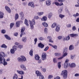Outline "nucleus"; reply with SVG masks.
I'll return each instance as SVG.
<instances>
[{
    "instance_id": "nucleus-1",
    "label": "nucleus",
    "mask_w": 79,
    "mask_h": 79,
    "mask_svg": "<svg viewBox=\"0 0 79 79\" xmlns=\"http://www.w3.org/2000/svg\"><path fill=\"white\" fill-rule=\"evenodd\" d=\"M5 57V54L4 52H0V64H3L4 62L6 61V59L4 58Z\"/></svg>"
},
{
    "instance_id": "nucleus-2",
    "label": "nucleus",
    "mask_w": 79,
    "mask_h": 79,
    "mask_svg": "<svg viewBox=\"0 0 79 79\" xmlns=\"http://www.w3.org/2000/svg\"><path fill=\"white\" fill-rule=\"evenodd\" d=\"M61 75H63L64 79H66L67 77L68 71L66 70H64L62 71Z\"/></svg>"
},
{
    "instance_id": "nucleus-3",
    "label": "nucleus",
    "mask_w": 79,
    "mask_h": 79,
    "mask_svg": "<svg viewBox=\"0 0 79 79\" xmlns=\"http://www.w3.org/2000/svg\"><path fill=\"white\" fill-rule=\"evenodd\" d=\"M29 22L31 29H33L34 27V25H35V20L34 19H33L32 21L29 20Z\"/></svg>"
},
{
    "instance_id": "nucleus-4",
    "label": "nucleus",
    "mask_w": 79,
    "mask_h": 79,
    "mask_svg": "<svg viewBox=\"0 0 79 79\" xmlns=\"http://www.w3.org/2000/svg\"><path fill=\"white\" fill-rule=\"evenodd\" d=\"M21 57L22 58L20 57H18L17 58V60L19 62H21V61H22L24 62L27 61V59L26 57L24 56H21Z\"/></svg>"
},
{
    "instance_id": "nucleus-5",
    "label": "nucleus",
    "mask_w": 79,
    "mask_h": 79,
    "mask_svg": "<svg viewBox=\"0 0 79 79\" xmlns=\"http://www.w3.org/2000/svg\"><path fill=\"white\" fill-rule=\"evenodd\" d=\"M47 55L46 53H42V59L43 60H46Z\"/></svg>"
},
{
    "instance_id": "nucleus-6",
    "label": "nucleus",
    "mask_w": 79,
    "mask_h": 79,
    "mask_svg": "<svg viewBox=\"0 0 79 79\" xmlns=\"http://www.w3.org/2000/svg\"><path fill=\"white\" fill-rule=\"evenodd\" d=\"M20 67L23 69L24 71H26L27 70L26 66L23 64H22L20 65Z\"/></svg>"
},
{
    "instance_id": "nucleus-7",
    "label": "nucleus",
    "mask_w": 79,
    "mask_h": 79,
    "mask_svg": "<svg viewBox=\"0 0 79 79\" xmlns=\"http://www.w3.org/2000/svg\"><path fill=\"white\" fill-rule=\"evenodd\" d=\"M5 9L6 10L7 12L8 13H10L11 12V10L10 8L7 6H5Z\"/></svg>"
},
{
    "instance_id": "nucleus-8",
    "label": "nucleus",
    "mask_w": 79,
    "mask_h": 79,
    "mask_svg": "<svg viewBox=\"0 0 79 79\" xmlns=\"http://www.w3.org/2000/svg\"><path fill=\"white\" fill-rule=\"evenodd\" d=\"M28 5L29 6H30L31 7H35V5L33 2H29L28 4Z\"/></svg>"
},
{
    "instance_id": "nucleus-9",
    "label": "nucleus",
    "mask_w": 79,
    "mask_h": 79,
    "mask_svg": "<svg viewBox=\"0 0 79 79\" xmlns=\"http://www.w3.org/2000/svg\"><path fill=\"white\" fill-rule=\"evenodd\" d=\"M19 15L20 17H21V19L23 20L24 19V14L22 11L19 12Z\"/></svg>"
},
{
    "instance_id": "nucleus-10",
    "label": "nucleus",
    "mask_w": 79,
    "mask_h": 79,
    "mask_svg": "<svg viewBox=\"0 0 79 79\" xmlns=\"http://www.w3.org/2000/svg\"><path fill=\"white\" fill-rule=\"evenodd\" d=\"M35 73L37 77H39L42 75L41 73L37 70L35 71Z\"/></svg>"
},
{
    "instance_id": "nucleus-11",
    "label": "nucleus",
    "mask_w": 79,
    "mask_h": 79,
    "mask_svg": "<svg viewBox=\"0 0 79 79\" xmlns=\"http://www.w3.org/2000/svg\"><path fill=\"white\" fill-rule=\"evenodd\" d=\"M70 40V37L68 35L64 37L63 39L64 41H69Z\"/></svg>"
},
{
    "instance_id": "nucleus-12",
    "label": "nucleus",
    "mask_w": 79,
    "mask_h": 79,
    "mask_svg": "<svg viewBox=\"0 0 79 79\" xmlns=\"http://www.w3.org/2000/svg\"><path fill=\"white\" fill-rule=\"evenodd\" d=\"M40 56L36 54L35 55V59L36 60H39L40 59Z\"/></svg>"
},
{
    "instance_id": "nucleus-13",
    "label": "nucleus",
    "mask_w": 79,
    "mask_h": 79,
    "mask_svg": "<svg viewBox=\"0 0 79 79\" xmlns=\"http://www.w3.org/2000/svg\"><path fill=\"white\" fill-rule=\"evenodd\" d=\"M17 73L19 74L20 75H24V72L23 71H19V70H17Z\"/></svg>"
},
{
    "instance_id": "nucleus-14",
    "label": "nucleus",
    "mask_w": 79,
    "mask_h": 79,
    "mask_svg": "<svg viewBox=\"0 0 79 79\" xmlns=\"http://www.w3.org/2000/svg\"><path fill=\"white\" fill-rule=\"evenodd\" d=\"M60 27L59 26V25L56 26L55 29L56 31L57 32H59L60 31Z\"/></svg>"
},
{
    "instance_id": "nucleus-15",
    "label": "nucleus",
    "mask_w": 79,
    "mask_h": 79,
    "mask_svg": "<svg viewBox=\"0 0 79 79\" xmlns=\"http://www.w3.org/2000/svg\"><path fill=\"white\" fill-rule=\"evenodd\" d=\"M38 46L39 47L42 48H44V45L42 44L41 43H40L38 44Z\"/></svg>"
},
{
    "instance_id": "nucleus-16",
    "label": "nucleus",
    "mask_w": 79,
    "mask_h": 79,
    "mask_svg": "<svg viewBox=\"0 0 79 79\" xmlns=\"http://www.w3.org/2000/svg\"><path fill=\"white\" fill-rule=\"evenodd\" d=\"M41 20L43 21H46L47 20V18L46 16H44L41 19Z\"/></svg>"
},
{
    "instance_id": "nucleus-17",
    "label": "nucleus",
    "mask_w": 79,
    "mask_h": 79,
    "mask_svg": "<svg viewBox=\"0 0 79 79\" xmlns=\"http://www.w3.org/2000/svg\"><path fill=\"white\" fill-rule=\"evenodd\" d=\"M51 4V1L50 0L47 1L46 2V4L47 6H50Z\"/></svg>"
},
{
    "instance_id": "nucleus-18",
    "label": "nucleus",
    "mask_w": 79,
    "mask_h": 79,
    "mask_svg": "<svg viewBox=\"0 0 79 79\" xmlns=\"http://www.w3.org/2000/svg\"><path fill=\"white\" fill-rule=\"evenodd\" d=\"M70 36L71 37H76L78 36V34H71L70 35Z\"/></svg>"
},
{
    "instance_id": "nucleus-19",
    "label": "nucleus",
    "mask_w": 79,
    "mask_h": 79,
    "mask_svg": "<svg viewBox=\"0 0 79 79\" xmlns=\"http://www.w3.org/2000/svg\"><path fill=\"white\" fill-rule=\"evenodd\" d=\"M27 40V38L26 37H23L22 39V42L26 43Z\"/></svg>"
},
{
    "instance_id": "nucleus-20",
    "label": "nucleus",
    "mask_w": 79,
    "mask_h": 79,
    "mask_svg": "<svg viewBox=\"0 0 79 79\" xmlns=\"http://www.w3.org/2000/svg\"><path fill=\"white\" fill-rule=\"evenodd\" d=\"M48 39H49V42H51L52 43H53V41L52 40V38L51 36H48L47 37Z\"/></svg>"
},
{
    "instance_id": "nucleus-21",
    "label": "nucleus",
    "mask_w": 79,
    "mask_h": 79,
    "mask_svg": "<svg viewBox=\"0 0 79 79\" xmlns=\"http://www.w3.org/2000/svg\"><path fill=\"white\" fill-rule=\"evenodd\" d=\"M42 25L44 27H47L48 26V24L45 22H44V23H42Z\"/></svg>"
},
{
    "instance_id": "nucleus-22",
    "label": "nucleus",
    "mask_w": 79,
    "mask_h": 79,
    "mask_svg": "<svg viewBox=\"0 0 79 79\" xmlns=\"http://www.w3.org/2000/svg\"><path fill=\"white\" fill-rule=\"evenodd\" d=\"M13 79H18V75L16 73H15L13 76Z\"/></svg>"
},
{
    "instance_id": "nucleus-23",
    "label": "nucleus",
    "mask_w": 79,
    "mask_h": 79,
    "mask_svg": "<svg viewBox=\"0 0 79 79\" xmlns=\"http://www.w3.org/2000/svg\"><path fill=\"white\" fill-rule=\"evenodd\" d=\"M4 36L6 39L8 40H11V38L8 35H5Z\"/></svg>"
},
{
    "instance_id": "nucleus-24",
    "label": "nucleus",
    "mask_w": 79,
    "mask_h": 79,
    "mask_svg": "<svg viewBox=\"0 0 79 79\" xmlns=\"http://www.w3.org/2000/svg\"><path fill=\"white\" fill-rule=\"evenodd\" d=\"M24 24L27 26H29L28 21L27 19H25L24 21Z\"/></svg>"
},
{
    "instance_id": "nucleus-25",
    "label": "nucleus",
    "mask_w": 79,
    "mask_h": 79,
    "mask_svg": "<svg viewBox=\"0 0 79 79\" xmlns=\"http://www.w3.org/2000/svg\"><path fill=\"white\" fill-rule=\"evenodd\" d=\"M69 65L68 63H65L64 64V69H67L68 68V66Z\"/></svg>"
},
{
    "instance_id": "nucleus-26",
    "label": "nucleus",
    "mask_w": 79,
    "mask_h": 79,
    "mask_svg": "<svg viewBox=\"0 0 79 79\" xmlns=\"http://www.w3.org/2000/svg\"><path fill=\"white\" fill-rule=\"evenodd\" d=\"M53 15V14L52 12H50L48 14V18L49 19H51Z\"/></svg>"
},
{
    "instance_id": "nucleus-27",
    "label": "nucleus",
    "mask_w": 79,
    "mask_h": 79,
    "mask_svg": "<svg viewBox=\"0 0 79 79\" xmlns=\"http://www.w3.org/2000/svg\"><path fill=\"white\" fill-rule=\"evenodd\" d=\"M74 49V46L73 45H71L69 47V50L71 51Z\"/></svg>"
},
{
    "instance_id": "nucleus-28",
    "label": "nucleus",
    "mask_w": 79,
    "mask_h": 79,
    "mask_svg": "<svg viewBox=\"0 0 79 79\" xmlns=\"http://www.w3.org/2000/svg\"><path fill=\"white\" fill-rule=\"evenodd\" d=\"M70 67H73L74 68L76 66V65L75 63H72L70 64L69 65Z\"/></svg>"
},
{
    "instance_id": "nucleus-29",
    "label": "nucleus",
    "mask_w": 79,
    "mask_h": 79,
    "mask_svg": "<svg viewBox=\"0 0 79 79\" xmlns=\"http://www.w3.org/2000/svg\"><path fill=\"white\" fill-rule=\"evenodd\" d=\"M61 55V53L56 52L54 53V55L56 56H59Z\"/></svg>"
},
{
    "instance_id": "nucleus-30",
    "label": "nucleus",
    "mask_w": 79,
    "mask_h": 79,
    "mask_svg": "<svg viewBox=\"0 0 79 79\" xmlns=\"http://www.w3.org/2000/svg\"><path fill=\"white\" fill-rule=\"evenodd\" d=\"M1 47L2 48H7V46L5 44H3L1 46Z\"/></svg>"
},
{
    "instance_id": "nucleus-31",
    "label": "nucleus",
    "mask_w": 79,
    "mask_h": 79,
    "mask_svg": "<svg viewBox=\"0 0 79 79\" xmlns=\"http://www.w3.org/2000/svg\"><path fill=\"white\" fill-rule=\"evenodd\" d=\"M19 15L18 14H16L15 15V20H16L19 18Z\"/></svg>"
},
{
    "instance_id": "nucleus-32",
    "label": "nucleus",
    "mask_w": 79,
    "mask_h": 79,
    "mask_svg": "<svg viewBox=\"0 0 79 79\" xmlns=\"http://www.w3.org/2000/svg\"><path fill=\"white\" fill-rule=\"evenodd\" d=\"M63 9L62 8H60V9L58 10V13L59 14H60L63 11Z\"/></svg>"
},
{
    "instance_id": "nucleus-33",
    "label": "nucleus",
    "mask_w": 79,
    "mask_h": 79,
    "mask_svg": "<svg viewBox=\"0 0 79 79\" xmlns=\"http://www.w3.org/2000/svg\"><path fill=\"white\" fill-rule=\"evenodd\" d=\"M14 23H11L10 24V29H11L14 26Z\"/></svg>"
},
{
    "instance_id": "nucleus-34",
    "label": "nucleus",
    "mask_w": 79,
    "mask_h": 79,
    "mask_svg": "<svg viewBox=\"0 0 79 79\" xmlns=\"http://www.w3.org/2000/svg\"><path fill=\"white\" fill-rule=\"evenodd\" d=\"M33 50H31L29 52V54L31 56H33Z\"/></svg>"
},
{
    "instance_id": "nucleus-35",
    "label": "nucleus",
    "mask_w": 79,
    "mask_h": 79,
    "mask_svg": "<svg viewBox=\"0 0 79 79\" xmlns=\"http://www.w3.org/2000/svg\"><path fill=\"white\" fill-rule=\"evenodd\" d=\"M12 49L14 50V51H16L17 50V46L15 45H14L12 47Z\"/></svg>"
},
{
    "instance_id": "nucleus-36",
    "label": "nucleus",
    "mask_w": 79,
    "mask_h": 79,
    "mask_svg": "<svg viewBox=\"0 0 79 79\" xmlns=\"http://www.w3.org/2000/svg\"><path fill=\"white\" fill-rule=\"evenodd\" d=\"M56 25H57L56 23H53L52 26H51L52 28H55L56 27Z\"/></svg>"
},
{
    "instance_id": "nucleus-37",
    "label": "nucleus",
    "mask_w": 79,
    "mask_h": 79,
    "mask_svg": "<svg viewBox=\"0 0 79 79\" xmlns=\"http://www.w3.org/2000/svg\"><path fill=\"white\" fill-rule=\"evenodd\" d=\"M44 14V12H38V14L39 16H41L42 15Z\"/></svg>"
},
{
    "instance_id": "nucleus-38",
    "label": "nucleus",
    "mask_w": 79,
    "mask_h": 79,
    "mask_svg": "<svg viewBox=\"0 0 79 79\" xmlns=\"http://www.w3.org/2000/svg\"><path fill=\"white\" fill-rule=\"evenodd\" d=\"M20 23V22H16V27H19V24Z\"/></svg>"
},
{
    "instance_id": "nucleus-39",
    "label": "nucleus",
    "mask_w": 79,
    "mask_h": 79,
    "mask_svg": "<svg viewBox=\"0 0 79 79\" xmlns=\"http://www.w3.org/2000/svg\"><path fill=\"white\" fill-rule=\"evenodd\" d=\"M15 51L13 49H11L10 50V52L12 54H14L15 53Z\"/></svg>"
},
{
    "instance_id": "nucleus-40",
    "label": "nucleus",
    "mask_w": 79,
    "mask_h": 79,
    "mask_svg": "<svg viewBox=\"0 0 79 79\" xmlns=\"http://www.w3.org/2000/svg\"><path fill=\"white\" fill-rule=\"evenodd\" d=\"M68 51V48H65L64 49L63 53H65L67 52Z\"/></svg>"
},
{
    "instance_id": "nucleus-41",
    "label": "nucleus",
    "mask_w": 79,
    "mask_h": 79,
    "mask_svg": "<svg viewBox=\"0 0 79 79\" xmlns=\"http://www.w3.org/2000/svg\"><path fill=\"white\" fill-rule=\"evenodd\" d=\"M65 16L64 15H63L62 14H60L59 15V17L61 19H63L64 17Z\"/></svg>"
},
{
    "instance_id": "nucleus-42",
    "label": "nucleus",
    "mask_w": 79,
    "mask_h": 79,
    "mask_svg": "<svg viewBox=\"0 0 79 79\" xmlns=\"http://www.w3.org/2000/svg\"><path fill=\"white\" fill-rule=\"evenodd\" d=\"M58 67L59 69H60L61 67V62H58Z\"/></svg>"
},
{
    "instance_id": "nucleus-43",
    "label": "nucleus",
    "mask_w": 79,
    "mask_h": 79,
    "mask_svg": "<svg viewBox=\"0 0 79 79\" xmlns=\"http://www.w3.org/2000/svg\"><path fill=\"white\" fill-rule=\"evenodd\" d=\"M53 62L54 63H57V59L56 58H54L53 59Z\"/></svg>"
},
{
    "instance_id": "nucleus-44",
    "label": "nucleus",
    "mask_w": 79,
    "mask_h": 79,
    "mask_svg": "<svg viewBox=\"0 0 79 79\" xmlns=\"http://www.w3.org/2000/svg\"><path fill=\"white\" fill-rule=\"evenodd\" d=\"M25 30V28L24 27H22L21 30V33H23V32Z\"/></svg>"
},
{
    "instance_id": "nucleus-45",
    "label": "nucleus",
    "mask_w": 79,
    "mask_h": 79,
    "mask_svg": "<svg viewBox=\"0 0 79 79\" xmlns=\"http://www.w3.org/2000/svg\"><path fill=\"white\" fill-rule=\"evenodd\" d=\"M49 48V47L48 46H47L44 49V51L45 52H46Z\"/></svg>"
},
{
    "instance_id": "nucleus-46",
    "label": "nucleus",
    "mask_w": 79,
    "mask_h": 79,
    "mask_svg": "<svg viewBox=\"0 0 79 79\" xmlns=\"http://www.w3.org/2000/svg\"><path fill=\"white\" fill-rule=\"evenodd\" d=\"M1 32L2 34H4L6 33V31L5 30L3 29L1 30Z\"/></svg>"
},
{
    "instance_id": "nucleus-47",
    "label": "nucleus",
    "mask_w": 79,
    "mask_h": 79,
    "mask_svg": "<svg viewBox=\"0 0 79 79\" xmlns=\"http://www.w3.org/2000/svg\"><path fill=\"white\" fill-rule=\"evenodd\" d=\"M44 40V39L42 37H40L39 38V40L41 41Z\"/></svg>"
},
{
    "instance_id": "nucleus-48",
    "label": "nucleus",
    "mask_w": 79,
    "mask_h": 79,
    "mask_svg": "<svg viewBox=\"0 0 79 79\" xmlns=\"http://www.w3.org/2000/svg\"><path fill=\"white\" fill-rule=\"evenodd\" d=\"M18 48L19 49H21L23 48V45H19L18 46Z\"/></svg>"
},
{
    "instance_id": "nucleus-49",
    "label": "nucleus",
    "mask_w": 79,
    "mask_h": 79,
    "mask_svg": "<svg viewBox=\"0 0 79 79\" xmlns=\"http://www.w3.org/2000/svg\"><path fill=\"white\" fill-rule=\"evenodd\" d=\"M48 28H45L44 30V33L45 34H47L48 33Z\"/></svg>"
},
{
    "instance_id": "nucleus-50",
    "label": "nucleus",
    "mask_w": 79,
    "mask_h": 79,
    "mask_svg": "<svg viewBox=\"0 0 79 79\" xmlns=\"http://www.w3.org/2000/svg\"><path fill=\"white\" fill-rule=\"evenodd\" d=\"M34 19L36 20H37L40 19V18L38 16H35L34 17Z\"/></svg>"
},
{
    "instance_id": "nucleus-51",
    "label": "nucleus",
    "mask_w": 79,
    "mask_h": 79,
    "mask_svg": "<svg viewBox=\"0 0 79 79\" xmlns=\"http://www.w3.org/2000/svg\"><path fill=\"white\" fill-rule=\"evenodd\" d=\"M40 79H44V77L43 75H40L39 77Z\"/></svg>"
},
{
    "instance_id": "nucleus-52",
    "label": "nucleus",
    "mask_w": 79,
    "mask_h": 79,
    "mask_svg": "<svg viewBox=\"0 0 79 79\" xmlns=\"http://www.w3.org/2000/svg\"><path fill=\"white\" fill-rule=\"evenodd\" d=\"M3 65L4 66H6L7 65V62H6V61L3 62Z\"/></svg>"
},
{
    "instance_id": "nucleus-53",
    "label": "nucleus",
    "mask_w": 79,
    "mask_h": 79,
    "mask_svg": "<svg viewBox=\"0 0 79 79\" xmlns=\"http://www.w3.org/2000/svg\"><path fill=\"white\" fill-rule=\"evenodd\" d=\"M52 47L56 50L57 49V46L56 45H53Z\"/></svg>"
},
{
    "instance_id": "nucleus-54",
    "label": "nucleus",
    "mask_w": 79,
    "mask_h": 79,
    "mask_svg": "<svg viewBox=\"0 0 79 79\" xmlns=\"http://www.w3.org/2000/svg\"><path fill=\"white\" fill-rule=\"evenodd\" d=\"M55 4L57 6H60V4L59 2H55Z\"/></svg>"
},
{
    "instance_id": "nucleus-55",
    "label": "nucleus",
    "mask_w": 79,
    "mask_h": 79,
    "mask_svg": "<svg viewBox=\"0 0 79 79\" xmlns=\"http://www.w3.org/2000/svg\"><path fill=\"white\" fill-rule=\"evenodd\" d=\"M68 55V53L67 52H64V55L63 56V57L66 56H67Z\"/></svg>"
},
{
    "instance_id": "nucleus-56",
    "label": "nucleus",
    "mask_w": 79,
    "mask_h": 79,
    "mask_svg": "<svg viewBox=\"0 0 79 79\" xmlns=\"http://www.w3.org/2000/svg\"><path fill=\"white\" fill-rule=\"evenodd\" d=\"M72 30L73 31H75L76 30V28L75 26H74L72 27Z\"/></svg>"
},
{
    "instance_id": "nucleus-57",
    "label": "nucleus",
    "mask_w": 79,
    "mask_h": 79,
    "mask_svg": "<svg viewBox=\"0 0 79 79\" xmlns=\"http://www.w3.org/2000/svg\"><path fill=\"white\" fill-rule=\"evenodd\" d=\"M53 77V76L51 75H49L48 76V79H51Z\"/></svg>"
},
{
    "instance_id": "nucleus-58",
    "label": "nucleus",
    "mask_w": 79,
    "mask_h": 79,
    "mask_svg": "<svg viewBox=\"0 0 79 79\" xmlns=\"http://www.w3.org/2000/svg\"><path fill=\"white\" fill-rule=\"evenodd\" d=\"M18 32L15 33L14 34V35L15 36L17 37L18 36Z\"/></svg>"
},
{
    "instance_id": "nucleus-59",
    "label": "nucleus",
    "mask_w": 79,
    "mask_h": 79,
    "mask_svg": "<svg viewBox=\"0 0 79 79\" xmlns=\"http://www.w3.org/2000/svg\"><path fill=\"white\" fill-rule=\"evenodd\" d=\"M66 27L68 28H71V24H69L66 25Z\"/></svg>"
},
{
    "instance_id": "nucleus-60",
    "label": "nucleus",
    "mask_w": 79,
    "mask_h": 79,
    "mask_svg": "<svg viewBox=\"0 0 79 79\" xmlns=\"http://www.w3.org/2000/svg\"><path fill=\"white\" fill-rule=\"evenodd\" d=\"M34 41H35L34 44L35 45L36 42L37 41V38H35V39Z\"/></svg>"
},
{
    "instance_id": "nucleus-61",
    "label": "nucleus",
    "mask_w": 79,
    "mask_h": 79,
    "mask_svg": "<svg viewBox=\"0 0 79 79\" xmlns=\"http://www.w3.org/2000/svg\"><path fill=\"white\" fill-rule=\"evenodd\" d=\"M3 72V70L1 69L0 70V75H1L2 74Z\"/></svg>"
},
{
    "instance_id": "nucleus-62",
    "label": "nucleus",
    "mask_w": 79,
    "mask_h": 79,
    "mask_svg": "<svg viewBox=\"0 0 79 79\" xmlns=\"http://www.w3.org/2000/svg\"><path fill=\"white\" fill-rule=\"evenodd\" d=\"M75 57V56L74 55H71V58L72 59H73Z\"/></svg>"
},
{
    "instance_id": "nucleus-63",
    "label": "nucleus",
    "mask_w": 79,
    "mask_h": 79,
    "mask_svg": "<svg viewBox=\"0 0 79 79\" xmlns=\"http://www.w3.org/2000/svg\"><path fill=\"white\" fill-rule=\"evenodd\" d=\"M62 39V36H59L58 37V40H60Z\"/></svg>"
},
{
    "instance_id": "nucleus-64",
    "label": "nucleus",
    "mask_w": 79,
    "mask_h": 79,
    "mask_svg": "<svg viewBox=\"0 0 79 79\" xmlns=\"http://www.w3.org/2000/svg\"><path fill=\"white\" fill-rule=\"evenodd\" d=\"M76 22L77 23H79V17L77 19Z\"/></svg>"
}]
</instances>
